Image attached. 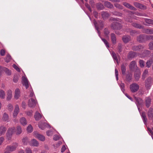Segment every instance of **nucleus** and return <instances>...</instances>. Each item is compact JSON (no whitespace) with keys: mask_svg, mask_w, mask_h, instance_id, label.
<instances>
[{"mask_svg":"<svg viewBox=\"0 0 153 153\" xmlns=\"http://www.w3.org/2000/svg\"><path fill=\"white\" fill-rule=\"evenodd\" d=\"M145 22L149 24L153 25V20L150 19H146Z\"/></svg>","mask_w":153,"mask_h":153,"instance_id":"47","label":"nucleus"},{"mask_svg":"<svg viewBox=\"0 0 153 153\" xmlns=\"http://www.w3.org/2000/svg\"><path fill=\"white\" fill-rule=\"evenodd\" d=\"M115 22L111 25V27L114 30H120L122 27L121 24L123 23L122 20L118 18H114L113 19Z\"/></svg>","mask_w":153,"mask_h":153,"instance_id":"1","label":"nucleus"},{"mask_svg":"<svg viewBox=\"0 0 153 153\" xmlns=\"http://www.w3.org/2000/svg\"><path fill=\"white\" fill-rule=\"evenodd\" d=\"M18 76L17 75L15 76L14 77L13 80L14 82H16L18 80Z\"/></svg>","mask_w":153,"mask_h":153,"instance_id":"61","label":"nucleus"},{"mask_svg":"<svg viewBox=\"0 0 153 153\" xmlns=\"http://www.w3.org/2000/svg\"><path fill=\"white\" fill-rule=\"evenodd\" d=\"M19 109L18 105H16L13 114V116L14 117H16L17 116V114L19 112Z\"/></svg>","mask_w":153,"mask_h":153,"instance_id":"17","label":"nucleus"},{"mask_svg":"<svg viewBox=\"0 0 153 153\" xmlns=\"http://www.w3.org/2000/svg\"><path fill=\"white\" fill-rule=\"evenodd\" d=\"M21 124L23 126H25L27 124V122L26 119L24 117H22L20 120Z\"/></svg>","mask_w":153,"mask_h":153,"instance_id":"35","label":"nucleus"},{"mask_svg":"<svg viewBox=\"0 0 153 153\" xmlns=\"http://www.w3.org/2000/svg\"><path fill=\"white\" fill-rule=\"evenodd\" d=\"M120 87L122 91L124 92L125 91V85L123 83H121L120 85Z\"/></svg>","mask_w":153,"mask_h":153,"instance_id":"48","label":"nucleus"},{"mask_svg":"<svg viewBox=\"0 0 153 153\" xmlns=\"http://www.w3.org/2000/svg\"><path fill=\"white\" fill-rule=\"evenodd\" d=\"M18 146V144L17 143H13L12 145L7 146L5 149V150L6 151L11 152L14 151L16 150Z\"/></svg>","mask_w":153,"mask_h":153,"instance_id":"4","label":"nucleus"},{"mask_svg":"<svg viewBox=\"0 0 153 153\" xmlns=\"http://www.w3.org/2000/svg\"><path fill=\"white\" fill-rule=\"evenodd\" d=\"M123 42L125 43H127L131 40V37L129 36H124L122 37Z\"/></svg>","mask_w":153,"mask_h":153,"instance_id":"20","label":"nucleus"},{"mask_svg":"<svg viewBox=\"0 0 153 153\" xmlns=\"http://www.w3.org/2000/svg\"><path fill=\"white\" fill-rule=\"evenodd\" d=\"M114 6L119 9H123V7L119 4L116 3L114 4Z\"/></svg>","mask_w":153,"mask_h":153,"instance_id":"45","label":"nucleus"},{"mask_svg":"<svg viewBox=\"0 0 153 153\" xmlns=\"http://www.w3.org/2000/svg\"><path fill=\"white\" fill-rule=\"evenodd\" d=\"M123 5L126 7L127 8H128L131 10H133L135 11L136 10V9L132 5L130 4H129L126 2L123 3Z\"/></svg>","mask_w":153,"mask_h":153,"instance_id":"13","label":"nucleus"},{"mask_svg":"<svg viewBox=\"0 0 153 153\" xmlns=\"http://www.w3.org/2000/svg\"><path fill=\"white\" fill-rule=\"evenodd\" d=\"M136 67V63L135 61H132L131 62L129 68L131 70L134 71Z\"/></svg>","mask_w":153,"mask_h":153,"instance_id":"14","label":"nucleus"},{"mask_svg":"<svg viewBox=\"0 0 153 153\" xmlns=\"http://www.w3.org/2000/svg\"><path fill=\"white\" fill-rule=\"evenodd\" d=\"M132 79V74H128L126 75V80L129 82H130Z\"/></svg>","mask_w":153,"mask_h":153,"instance_id":"31","label":"nucleus"},{"mask_svg":"<svg viewBox=\"0 0 153 153\" xmlns=\"http://www.w3.org/2000/svg\"><path fill=\"white\" fill-rule=\"evenodd\" d=\"M4 71H5L6 74H7L8 75H10L11 74V72L7 68L4 67Z\"/></svg>","mask_w":153,"mask_h":153,"instance_id":"52","label":"nucleus"},{"mask_svg":"<svg viewBox=\"0 0 153 153\" xmlns=\"http://www.w3.org/2000/svg\"><path fill=\"white\" fill-rule=\"evenodd\" d=\"M132 25L133 27L137 28H141L142 27V26L141 25L135 23H133Z\"/></svg>","mask_w":153,"mask_h":153,"instance_id":"42","label":"nucleus"},{"mask_svg":"<svg viewBox=\"0 0 153 153\" xmlns=\"http://www.w3.org/2000/svg\"><path fill=\"white\" fill-rule=\"evenodd\" d=\"M144 48V47L141 45H139L138 46H133L132 49L134 51H140L142 50Z\"/></svg>","mask_w":153,"mask_h":153,"instance_id":"10","label":"nucleus"},{"mask_svg":"<svg viewBox=\"0 0 153 153\" xmlns=\"http://www.w3.org/2000/svg\"><path fill=\"white\" fill-rule=\"evenodd\" d=\"M136 56V53L133 51H130L128 54V58L129 59H131Z\"/></svg>","mask_w":153,"mask_h":153,"instance_id":"23","label":"nucleus"},{"mask_svg":"<svg viewBox=\"0 0 153 153\" xmlns=\"http://www.w3.org/2000/svg\"><path fill=\"white\" fill-rule=\"evenodd\" d=\"M5 94L4 91L2 90H0V97L2 99L5 98Z\"/></svg>","mask_w":153,"mask_h":153,"instance_id":"39","label":"nucleus"},{"mask_svg":"<svg viewBox=\"0 0 153 153\" xmlns=\"http://www.w3.org/2000/svg\"><path fill=\"white\" fill-rule=\"evenodd\" d=\"M148 73V71L147 70H145L143 72V75L142 79H144L146 77Z\"/></svg>","mask_w":153,"mask_h":153,"instance_id":"44","label":"nucleus"},{"mask_svg":"<svg viewBox=\"0 0 153 153\" xmlns=\"http://www.w3.org/2000/svg\"><path fill=\"white\" fill-rule=\"evenodd\" d=\"M139 86L137 83H133L130 85V89L132 93L136 92L139 89Z\"/></svg>","mask_w":153,"mask_h":153,"instance_id":"5","label":"nucleus"},{"mask_svg":"<svg viewBox=\"0 0 153 153\" xmlns=\"http://www.w3.org/2000/svg\"><path fill=\"white\" fill-rule=\"evenodd\" d=\"M37 103L35 99L32 98L30 99L28 102V105L31 108H34Z\"/></svg>","mask_w":153,"mask_h":153,"instance_id":"7","label":"nucleus"},{"mask_svg":"<svg viewBox=\"0 0 153 153\" xmlns=\"http://www.w3.org/2000/svg\"><path fill=\"white\" fill-rule=\"evenodd\" d=\"M2 120L4 121L8 122L9 121V116L6 113H4L2 116Z\"/></svg>","mask_w":153,"mask_h":153,"instance_id":"26","label":"nucleus"},{"mask_svg":"<svg viewBox=\"0 0 153 153\" xmlns=\"http://www.w3.org/2000/svg\"><path fill=\"white\" fill-rule=\"evenodd\" d=\"M28 142V138L27 137H24L22 139V142L25 145H26Z\"/></svg>","mask_w":153,"mask_h":153,"instance_id":"50","label":"nucleus"},{"mask_svg":"<svg viewBox=\"0 0 153 153\" xmlns=\"http://www.w3.org/2000/svg\"><path fill=\"white\" fill-rule=\"evenodd\" d=\"M20 91L18 88H16L15 91V95L14 97L15 99H17L20 96Z\"/></svg>","mask_w":153,"mask_h":153,"instance_id":"28","label":"nucleus"},{"mask_svg":"<svg viewBox=\"0 0 153 153\" xmlns=\"http://www.w3.org/2000/svg\"><path fill=\"white\" fill-rule=\"evenodd\" d=\"M10 59L11 56L9 54L7 55L5 61L7 62H8L10 61Z\"/></svg>","mask_w":153,"mask_h":153,"instance_id":"55","label":"nucleus"},{"mask_svg":"<svg viewBox=\"0 0 153 153\" xmlns=\"http://www.w3.org/2000/svg\"><path fill=\"white\" fill-rule=\"evenodd\" d=\"M8 108L9 110L12 111L13 109V107L12 104H9L8 105Z\"/></svg>","mask_w":153,"mask_h":153,"instance_id":"58","label":"nucleus"},{"mask_svg":"<svg viewBox=\"0 0 153 153\" xmlns=\"http://www.w3.org/2000/svg\"><path fill=\"white\" fill-rule=\"evenodd\" d=\"M94 24L95 25L96 29L97 30V32L99 34H100V31L98 30V27H100L101 28H102L103 27V24L102 21H98L97 22L96 21H94Z\"/></svg>","mask_w":153,"mask_h":153,"instance_id":"6","label":"nucleus"},{"mask_svg":"<svg viewBox=\"0 0 153 153\" xmlns=\"http://www.w3.org/2000/svg\"><path fill=\"white\" fill-rule=\"evenodd\" d=\"M7 130L6 128L3 126L0 127V136L4 134Z\"/></svg>","mask_w":153,"mask_h":153,"instance_id":"18","label":"nucleus"},{"mask_svg":"<svg viewBox=\"0 0 153 153\" xmlns=\"http://www.w3.org/2000/svg\"><path fill=\"white\" fill-rule=\"evenodd\" d=\"M134 4L136 7L142 10H145L146 8V6L138 2H134Z\"/></svg>","mask_w":153,"mask_h":153,"instance_id":"9","label":"nucleus"},{"mask_svg":"<svg viewBox=\"0 0 153 153\" xmlns=\"http://www.w3.org/2000/svg\"><path fill=\"white\" fill-rule=\"evenodd\" d=\"M30 144L31 146H38L39 145V143L36 139H33L30 140Z\"/></svg>","mask_w":153,"mask_h":153,"instance_id":"11","label":"nucleus"},{"mask_svg":"<svg viewBox=\"0 0 153 153\" xmlns=\"http://www.w3.org/2000/svg\"><path fill=\"white\" fill-rule=\"evenodd\" d=\"M34 135L36 138L41 141H44L45 140L44 136L39 134L37 132H34Z\"/></svg>","mask_w":153,"mask_h":153,"instance_id":"8","label":"nucleus"},{"mask_svg":"<svg viewBox=\"0 0 153 153\" xmlns=\"http://www.w3.org/2000/svg\"><path fill=\"white\" fill-rule=\"evenodd\" d=\"M104 33L106 37H108V35L109 34L110 32L109 30L107 28H105L104 30Z\"/></svg>","mask_w":153,"mask_h":153,"instance_id":"53","label":"nucleus"},{"mask_svg":"<svg viewBox=\"0 0 153 153\" xmlns=\"http://www.w3.org/2000/svg\"><path fill=\"white\" fill-rule=\"evenodd\" d=\"M12 97V91L11 90H8L7 92V100H10Z\"/></svg>","mask_w":153,"mask_h":153,"instance_id":"34","label":"nucleus"},{"mask_svg":"<svg viewBox=\"0 0 153 153\" xmlns=\"http://www.w3.org/2000/svg\"><path fill=\"white\" fill-rule=\"evenodd\" d=\"M147 115L149 120H152L153 117V109L150 108L147 113Z\"/></svg>","mask_w":153,"mask_h":153,"instance_id":"12","label":"nucleus"},{"mask_svg":"<svg viewBox=\"0 0 153 153\" xmlns=\"http://www.w3.org/2000/svg\"><path fill=\"white\" fill-rule=\"evenodd\" d=\"M48 128L50 129L51 128V130H48V134L52 132V133H51L50 134H53L52 132H53L55 131V129L53 128H51V127L50 126L49 124H48Z\"/></svg>","mask_w":153,"mask_h":153,"instance_id":"54","label":"nucleus"},{"mask_svg":"<svg viewBox=\"0 0 153 153\" xmlns=\"http://www.w3.org/2000/svg\"><path fill=\"white\" fill-rule=\"evenodd\" d=\"M153 61L152 60H149L146 63V67L149 68L151 67Z\"/></svg>","mask_w":153,"mask_h":153,"instance_id":"43","label":"nucleus"},{"mask_svg":"<svg viewBox=\"0 0 153 153\" xmlns=\"http://www.w3.org/2000/svg\"><path fill=\"white\" fill-rule=\"evenodd\" d=\"M27 130L28 132L31 133L33 131V127L31 125H29L27 128Z\"/></svg>","mask_w":153,"mask_h":153,"instance_id":"46","label":"nucleus"},{"mask_svg":"<svg viewBox=\"0 0 153 153\" xmlns=\"http://www.w3.org/2000/svg\"><path fill=\"white\" fill-rule=\"evenodd\" d=\"M141 116L142 118L143 122L145 124H146L147 121V119L146 117L145 112H142L141 114Z\"/></svg>","mask_w":153,"mask_h":153,"instance_id":"32","label":"nucleus"},{"mask_svg":"<svg viewBox=\"0 0 153 153\" xmlns=\"http://www.w3.org/2000/svg\"><path fill=\"white\" fill-rule=\"evenodd\" d=\"M146 37L147 40H153V35L146 36Z\"/></svg>","mask_w":153,"mask_h":153,"instance_id":"59","label":"nucleus"},{"mask_svg":"<svg viewBox=\"0 0 153 153\" xmlns=\"http://www.w3.org/2000/svg\"><path fill=\"white\" fill-rule=\"evenodd\" d=\"M46 124L45 123H42L40 122L39 123V127L42 130H44L45 128Z\"/></svg>","mask_w":153,"mask_h":153,"instance_id":"40","label":"nucleus"},{"mask_svg":"<svg viewBox=\"0 0 153 153\" xmlns=\"http://www.w3.org/2000/svg\"><path fill=\"white\" fill-rule=\"evenodd\" d=\"M134 99L135 100V102L137 105H140L143 103V101L140 98H137L136 97H134Z\"/></svg>","mask_w":153,"mask_h":153,"instance_id":"22","label":"nucleus"},{"mask_svg":"<svg viewBox=\"0 0 153 153\" xmlns=\"http://www.w3.org/2000/svg\"><path fill=\"white\" fill-rule=\"evenodd\" d=\"M16 129L15 127L9 128L7 130L6 133V138L7 140L11 139L13 134L15 132Z\"/></svg>","mask_w":153,"mask_h":153,"instance_id":"2","label":"nucleus"},{"mask_svg":"<svg viewBox=\"0 0 153 153\" xmlns=\"http://www.w3.org/2000/svg\"><path fill=\"white\" fill-rule=\"evenodd\" d=\"M104 4L105 6L107 8L111 9L114 7L113 5L110 2L105 1L104 2Z\"/></svg>","mask_w":153,"mask_h":153,"instance_id":"19","label":"nucleus"},{"mask_svg":"<svg viewBox=\"0 0 153 153\" xmlns=\"http://www.w3.org/2000/svg\"><path fill=\"white\" fill-rule=\"evenodd\" d=\"M60 137L59 136L57 135H55L53 136V139L55 141H57L59 139Z\"/></svg>","mask_w":153,"mask_h":153,"instance_id":"57","label":"nucleus"},{"mask_svg":"<svg viewBox=\"0 0 153 153\" xmlns=\"http://www.w3.org/2000/svg\"><path fill=\"white\" fill-rule=\"evenodd\" d=\"M140 73L138 70H137L134 74L135 78L136 80L138 81L140 78Z\"/></svg>","mask_w":153,"mask_h":153,"instance_id":"25","label":"nucleus"},{"mask_svg":"<svg viewBox=\"0 0 153 153\" xmlns=\"http://www.w3.org/2000/svg\"><path fill=\"white\" fill-rule=\"evenodd\" d=\"M22 129L21 127L19 126H17L16 128V134L17 135H19L22 133Z\"/></svg>","mask_w":153,"mask_h":153,"instance_id":"24","label":"nucleus"},{"mask_svg":"<svg viewBox=\"0 0 153 153\" xmlns=\"http://www.w3.org/2000/svg\"><path fill=\"white\" fill-rule=\"evenodd\" d=\"M23 85L25 86L26 89L28 87L29 84L27 79L24 76H22Z\"/></svg>","mask_w":153,"mask_h":153,"instance_id":"15","label":"nucleus"},{"mask_svg":"<svg viewBox=\"0 0 153 153\" xmlns=\"http://www.w3.org/2000/svg\"><path fill=\"white\" fill-rule=\"evenodd\" d=\"M111 54L114 60L118 64L119 62L117 58V55L113 51L111 52Z\"/></svg>","mask_w":153,"mask_h":153,"instance_id":"29","label":"nucleus"},{"mask_svg":"<svg viewBox=\"0 0 153 153\" xmlns=\"http://www.w3.org/2000/svg\"><path fill=\"white\" fill-rule=\"evenodd\" d=\"M145 33L147 34H153V30L149 29L145 30Z\"/></svg>","mask_w":153,"mask_h":153,"instance_id":"41","label":"nucleus"},{"mask_svg":"<svg viewBox=\"0 0 153 153\" xmlns=\"http://www.w3.org/2000/svg\"><path fill=\"white\" fill-rule=\"evenodd\" d=\"M13 67L18 72H20V69L18 67H17L16 65H13Z\"/></svg>","mask_w":153,"mask_h":153,"instance_id":"64","label":"nucleus"},{"mask_svg":"<svg viewBox=\"0 0 153 153\" xmlns=\"http://www.w3.org/2000/svg\"><path fill=\"white\" fill-rule=\"evenodd\" d=\"M97 8L100 10H102L104 8L103 5L100 3H97L96 4Z\"/></svg>","mask_w":153,"mask_h":153,"instance_id":"37","label":"nucleus"},{"mask_svg":"<svg viewBox=\"0 0 153 153\" xmlns=\"http://www.w3.org/2000/svg\"><path fill=\"white\" fill-rule=\"evenodd\" d=\"M140 66L141 68L145 66V62L143 60H140L139 61Z\"/></svg>","mask_w":153,"mask_h":153,"instance_id":"51","label":"nucleus"},{"mask_svg":"<svg viewBox=\"0 0 153 153\" xmlns=\"http://www.w3.org/2000/svg\"><path fill=\"white\" fill-rule=\"evenodd\" d=\"M111 42L113 44H115L117 43V39L115 35L113 33L111 34Z\"/></svg>","mask_w":153,"mask_h":153,"instance_id":"16","label":"nucleus"},{"mask_svg":"<svg viewBox=\"0 0 153 153\" xmlns=\"http://www.w3.org/2000/svg\"><path fill=\"white\" fill-rule=\"evenodd\" d=\"M115 76H116V79L117 80H118V71H117V69H115Z\"/></svg>","mask_w":153,"mask_h":153,"instance_id":"62","label":"nucleus"},{"mask_svg":"<svg viewBox=\"0 0 153 153\" xmlns=\"http://www.w3.org/2000/svg\"><path fill=\"white\" fill-rule=\"evenodd\" d=\"M101 15L103 19H105L110 16L108 13L106 12L102 11L101 12Z\"/></svg>","mask_w":153,"mask_h":153,"instance_id":"30","label":"nucleus"},{"mask_svg":"<svg viewBox=\"0 0 153 153\" xmlns=\"http://www.w3.org/2000/svg\"><path fill=\"white\" fill-rule=\"evenodd\" d=\"M41 114L37 111H36L34 116V117L36 120L38 121L40 120L42 118Z\"/></svg>","mask_w":153,"mask_h":153,"instance_id":"21","label":"nucleus"},{"mask_svg":"<svg viewBox=\"0 0 153 153\" xmlns=\"http://www.w3.org/2000/svg\"><path fill=\"white\" fill-rule=\"evenodd\" d=\"M151 98L149 97H148L146 99V100H145V103H146V105L147 107L149 108L151 104Z\"/></svg>","mask_w":153,"mask_h":153,"instance_id":"27","label":"nucleus"},{"mask_svg":"<svg viewBox=\"0 0 153 153\" xmlns=\"http://www.w3.org/2000/svg\"><path fill=\"white\" fill-rule=\"evenodd\" d=\"M122 45L121 44H119L118 45V49L119 52H120L122 51Z\"/></svg>","mask_w":153,"mask_h":153,"instance_id":"60","label":"nucleus"},{"mask_svg":"<svg viewBox=\"0 0 153 153\" xmlns=\"http://www.w3.org/2000/svg\"><path fill=\"white\" fill-rule=\"evenodd\" d=\"M25 152L26 153H32L31 150L29 148H26Z\"/></svg>","mask_w":153,"mask_h":153,"instance_id":"63","label":"nucleus"},{"mask_svg":"<svg viewBox=\"0 0 153 153\" xmlns=\"http://www.w3.org/2000/svg\"><path fill=\"white\" fill-rule=\"evenodd\" d=\"M111 13L113 15L117 16H122L123 15L122 13L117 11H114V12H112Z\"/></svg>","mask_w":153,"mask_h":153,"instance_id":"38","label":"nucleus"},{"mask_svg":"<svg viewBox=\"0 0 153 153\" xmlns=\"http://www.w3.org/2000/svg\"><path fill=\"white\" fill-rule=\"evenodd\" d=\"M121 69L122 74L123 75H125L126 69V66L124 64H122L121 65Z\"/></svg>","mask_w":153,"mask_h":153,"instance_id":"36","label":"nucleus"},{"mask_svg":"<svg viewBox=\"0 0 153 153\" xmlns=\"http://www.w3.org/2000/svg\"><path fill=\"white\" fill-rule=\"evenodd\" d=\"M101 39L103 41V42L106 45V46L107 48H109V43L105 39L101 38Z\"/></svg>","mask_w":153,"mask_h":153,"instance_id":"49","label":"nucleus"},{"mask_svg":"<svg viewBox=\"0 0 153 153\" xmlns=\"http://www.w3.org/2000/svg\"><path fill=\"white\" fill-rule=\"evenodd\" d=\"M145 37V36L143 35H141L137 37V41L140 42H142L144 41V39Z\"/></svg>","mask_w":153,"mask_h":153,"instance_id":"33","label":"nucleus"},{"mask_svg":"<svg viewBox=\"0 0 153 153\" xmlns=\"http://www.w3.org/2000/svg\"><path fill=\"white\" fill-rule=\"evenodd\" d=\"M149 49L153 50V41L150 42L149 44Z\"/></svg>","mask_w":153,"mask_h":153,"instance_id":"56","label":"nucleus"},{"mask_svg":"<svg viewBox=\"0 0 153 153\" xmlns=\"http://www.w3.org/2000/svg\"><path fill=\"white\" fill-rule=\"evenodd\" d=\"M153 84V78L151 76H149L146 78L145 82V85L146 88L149 89Z\"/></svg>","mask_w":153,"mask_h":153,"instance_id":"3","label":"nucleus"}]
</instances>
